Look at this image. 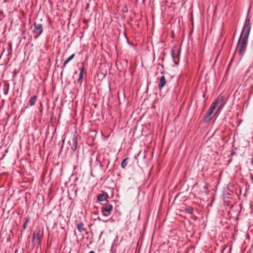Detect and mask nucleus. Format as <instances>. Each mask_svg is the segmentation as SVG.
<instances>
[{"instance_id": "nucleus-16", "label": "nucleus", "mask_w": 253, "mask_h": 253, "mask_svg": "<svg viewBox=\"0 0 253 253\" xmlns=\"http://www.w3.org/2000/svg\"><path fill=\"white\" fill-rule=\"evenodd\" d=\"M185 211L188 213L192 214L193 212V208L191 207H188L185 209Z\"/></svg>"}, {"instance_id": "nucleus-8", "label": "nucleus", "mask_w": 253, "mask_h": 253, "mask_svg": "<svg viewBox=\"0 0 253 253\" xmlns=\"http://www.w3.org/2000/svg\"><path fill=\"white\" fill-rule=\"evenodd\" d=\"M215 113L216 112H213L210 109H209L208 112H207L204 118V121L208 122L211 121L213 118Z\"/></svg>"}, {"instance_id": "nucleus-13", "label": "nucleus", "mask_w": 253, "mask_h": 253, "mask_svg": "<svg viewBox=\"0 0 253 253\" xmlns=\"http://www.w3.org/2000/svg\"><path fill=\"white\" fill-rule=\"evenodd\" d=\"M97 200L99 202H102L105 200V196L103 194H99L97 196Z\"/></svg>"}, {"instance_id": "nucleus-20", "label": "nucleus", "mask_w": 253, "mask_h": 253, "mask_svg": "<svg viewBox=\"0 0 253 253\" xmlns=\"http://www.w3.org/2000/svg\"><path fill=\"white\" fill-rule=\"evenodd\" d=\"M204 188H205V189H207L208 188V187H207V186H204Z\"/></svg>"}, {"instance_id": "nucleus-17", "label": "nucleus", "mask_w": 253, "mask_h": 253, "mask_svg": "<svg viewBox=\"0 0 253 253\" xmlns=\"http://www.w3.org/2000/svg\"><path fill=\"white\" fill-rule=\"evenodd\" d=\"M30 222V218H27L23 224V228L25 229L27 228V224Z\"/></svg>"}, {"instance_id": "nucleus-12", "label": "nucleus", "mask_w": 253, "mask_h": 253, "mask_svg": "<svg viewBox=\"0 0 253 253\" xmlns=\"http://www.w3.org/2000/svg\"><path fill=\"white\" fill-rule=\"evenodd\" d=\"M75 56V54H73L71 55H70L68 58L65 61L64 64H63V67H65L66 65L70 62Z\"/></svg>"}, {"instance_id": "nucleus-5", "label": "nucleus", "mask_w": 253, "mask_h": 253, "mask_svg": "<svg viewBox=\"0 0 253 253\" xmlns=\"http://www.w3.org/2000/svg\"><path fill=\"white\" fill-rule=\"evenodd\" d=\"M171 56L173 59L175 64L178 65L179 63V50L176 46H174L171 51Z\"/></svg>"}, {"instance_id": "nucleus-14", "label": "nucleus", "mask_w": 253, "mask_h": 253, "mask_svg": "<svg viewBox=\"0 0 253 253\" xmlns=\"http://www.w3.org/2000/svg\"><path fill=\"white\" fill-rule=\"evenodd\" d=\"M84 73V67L83 66L82 68L81 69L80 73L79 74V78L78 80V82H80V81L82 82V78H83V73Z\"/></svg>"}, {"instance_id": "nucleus-4", "label": "nucleus", "mask_w": 253, "mask_h": 253, "mask_svg": "<svg viewBox=\"0 0 253 253\" xmlns=\"http://www.w3.org/2000/svg\"><path fill=\"white\" fill-rule=\"evenodd\" d=\"M43 32V27L42 24L35 22L34 23V33L35 34V38H38Z\"/></svg>"}, {"instance_id": "nucleus-1", "label": "nucleus", "mask_w": 253, "mask_h": 253, "mask_svg": "<svg viewBox=\"0 0 253 253\" xmlns=\"http://www.w3.org/2000/svg\"><path fill=\"white\" fill-rule=\"evenodd\" d=\"M251 30L250 20L249 18L246 19L243 28L238 40L237 50L239 54L242 57L246 50L249 35Z\"/></svg>"}, {"instance_id": "nucleus-10", "label": "nucleus", "mask_w": 253, "mask_h": 253, "mask_svg": "<svg viewBox=\"0 0 253 253\" xmlns=\"http://www.w3.org/2000/svg\"><path fill=\"white\" fill-rule=\"evenodd\" d=\"M77 227L78 231L80 233H82L83 232H84L85 230V228H84V224L83 222H80V223H78L77 225Z\"/></svg>"}, {"instance_id": "nucleus-18", "label": "nucleus", "mask_w": 253, "mask_h": 253, "mask_svg": "<svg viewBox=\"0 0 253 253\" xmlns=\"http://www.w3.org/2000/svg\"><path fill=\"white\" fill-rule=\"evenodd\" d=\"M251 162H252V164L253 165V157L252 159Z\"/></svg>"}, {"instance_id": "nucleus-19", "label": "nucleus", "mask_w": 253, "mask_h": 253, "mask_svg": "<svg viewBox=\"0 0 253 253\" xmlns=\"http://www.w3.org/2000/svg\"><path fill=\"white\" fill-rule=\"evenodd\" d=\"M88 253H95L94 251H90Z\"/></svg>"}, {"instance_id": "nucleus-3", "label": "nucleus", "mask_w": 253, "mask_h": 253, "mask_svg": "<svg viewBox=\"0 0 253 253\" xmlns=\"http://www.w3.org/2000/svg\"><path fill=\"white\" fill-rule=\"evenodd\" d=\"M42 236V233L39 228H37L34 231L33 235V242L35 246H39L41 244V238Z\"/></svg>"}, {"instance_id": "nucleus-9", "label": "nucleus", "mask_w": 253, "mask_h": 253, "mask_svg": "<svg viewBox=\"0 0 253 253\" xmlns=\"http://www.w3.org/2000/svg\"><path fill=\"white\" fill-rule=\"evenodd\" d=\"M166 84V79L164 76H162L160 78V83L158 85V87L160 89H161L162 87H163Z\"/></svg>"}, {"instance_id": "nucleus-2", "label": "nucleus", "mask_w": 253, "mask_h": 253, "mask_svg": "<svg viewBox=\"0 0 253 253\" xmlns=\"http://www.w3.org/2000/svg\"><path fill=\"white\" fill-rule=\"evenodd\" d=\"M224 97L223 96H218L211 104L209 109L214 112L216 110V113L221 109L222 106L223 104Z\"/></svg>"}, {"instance_id": "nucleus-7", "label": "nucleus", "mask_w": 253, "mask_h": 253, "mask_svg": "<svg viewBox=\"0 0 253 253\" xmlns=\"http://www.w3.org/2000/svg\"><path fill=\"white\" fill-rule=\"evenodd\" d=\"M68 143L71 146V150L73 151L76 150L77 148V137L75 135L73 136L71 140L69 141Z\"/></svg>"}, {"instance_id": "nucleus-15", "label": "nucleus", "mask_w": 253, "mask_h": 253, "mask_svg": "<svg viewBox=\"0 0 253 253\" xmlns=\"http://www.w3.org/2000/svg\"><path fill=\"white\" fill-rule=\"evenodd\" d=\"M128 160V158H126L125 159H124L122 163H121V167L122 168L124 169L125 168L127 165V160Z\"/></svg>"}, {"instance_id": "nucleus-6", "label": "nucleus", "mask_w": 253, "mask_h": 253, "mask_svg": "<svg viewBox=\"0 0 253 253\" xmlns=\"http://www.w3.org/2000/svg\"><path fill=\"white\" fill-rule=\"evenodd\" d=\"M113 211V206L111 204H106L105 207L102 208L101 212L103 216H108Z\"/></svg>"}, {"instance_id": "nucleus-11", "label": "nucleus", "mask_w": 253, "mask_h": 253, "mask_svg": "<svg viewBox=\"0 0 253 253\" xmlns=\"http://www.w3.org/2000/svg\"><path fill=\"white\" fill-rule=\"evenodd\" d=\"M37 98H38V97L36 95H34L31 98L30 100H29V103L30 106H32L35 104V103L37 100Z\"/></svg>"}]
</instances>
